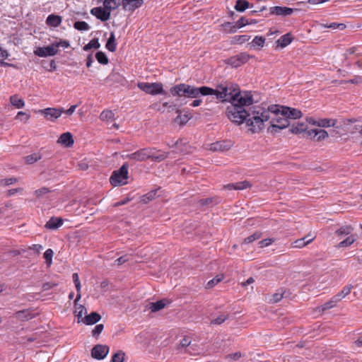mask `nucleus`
I'll return each instance as SVG.
<instances>
[{
  "label": "nucleus",
  "mask_w": 362,
  "mask_h": 362,
  "mask_svg": "<svg viewBox=\"0 0 362 362\" xmlns=\"http://www.w3.org/2000/svg\"><path fill=\"white\" fill-rule=\"evenodd\" d=\"M256 111L253 119L256 120L253 126V134L261 132L264 127V122L270 120V127L268 131L271 132H276L277 129H283L288 127L289 121L286 118V113L283 110V106L279 105H272L266 107L265 105H256Z\"/></svg>",
  "instance_id": "1"
},
{
  "label": "nucleus",
  "mask_w": 362,
  "mask_h": 362,
  "mask_svg": "<svg viewBox=\"0 0 362 362\" xmlns=\"http://www.w3.org/2000/svg\"><path fill=\"white\" fill-rule=\"evenodd\" d=\"M211 95L221 101L238 102L242 104H252L254 100L251 92L241 93L237 85L227 83L219 84L216 89H213Z\"/></svg>",
  "instance_id": "2"
},
{
  "label": "nucleus",
  "mask_w": 362,
  "mask_h": 362,
  "mask_svg": "<svg viewBox=\"0 0 362 362\" xmlns=\"http://www.w3.org/2000/svg\"><path fill=\"white\" fill-rule=\"evenodd\" d=\"M251 104H242L238 102H232L226 110V114L228 118L233 122L238 124H243L245 122L246 125L249 127V130L253 134L255 125V120L253 117L257 116L255 115L256 111V105L250 107L249 110L245 109V106H249Z\"/></svg>",
  "instance_id": "3"
},
{
  "label": "nucleus",
  "mask_w": 362,
  "mask_h": 362,
  "mask_svg": "<svg viewBox=\"0 0 362 362\" xmlns=\"http://www.w3.org/2000/svg\"><path fill=\"white\" fill-rule=\"evenodd\" d=\"M170 92L173 96L197 98L202 95H209L213 93V88L207 86L195 87L186 83H180L173 86Z\"/></svg>",
  "instance_id": "4"
},
{
  "label": "nucleus",
  "mask_w": 362,
  "mask_h": 362,
  "mask_svg": "<svg viewBox=\"0 0 362 362\" xmlns=\"http://www.w3.org/2000/svg\"><path fill=\"white\" fill-rule=\"evenodd\" d=\"M168 153L157 151L156 148H147L140 149L134 153L129 154L127 158L136 161H144L151 158L156 162H160L168 157Z\"/></svg>",
  "instance_id": "5"
},
{
  "label": "nucleus",
  "mask_w": 362,
  "mask_h": 362,
  "mask_svg": "<svg viewBox=\"0 0 362 362\" xmlns=\"http://www.w3.org/2000/svg\"><path fill=\"white\" fill-rule=\"evenodd\" d=\"M69 42L66 40H60L58 42H54L48 46L37 47L34 54L40 57H47L54 56L58 53L59 47L67 48L69 47Z\"/></svg>",
  "instance_id": "6"
},
{
  "label": "nucleus",
  "mask_w": 362,
  "mask_h": 362,
  "mask_svg": "<svg viewBox=\"0 0 362 362\" xmlns=\"http://www.w3.org/2000/svg\"><path fill=\"white\" fill-rule=\"evenodd\" d=\"M129 165L125 163L122 167L114 170L110 177V182L113 186L124 185L127 183Z\"/></svg>",
  "instance_id": "7"
},
{
  "label": "nucleus",
  "mask_w": 362,
  "mask_h": 362,
  "mask_svg": "<svg viewBox=\"0 0 362 362\" xmlns=\"http://www.w3.org/2000/svg\"><path fill=\"white\" fill-rule=\"evenodd\" d=\"M137 86L140 90L150 95H157L163 93V85L160 83L139 82Z\"/></svg>",
  "instance_id": "8"
},
{
  "label": "nucleus",
  "mask_w": 362,
  "mask_h": 362,
  "mask_svg": "<svg viewBox=\"0 0 362 362\" xmlns=\"http://www.w3.org/2000/svg\"><path fill=\"white\" fill-rule=\"evenodd\" d=\"M64 112V108L47 107L39 110V112L43 115L47 119L54 120L59 118Z\"/></svg>",
  "instance_id": "9"
},
{
  "label": "nucleus",
  "mask_w": 362,
  "mask_h": 362,
  "mask_svg": "<svg viewBox=\"0 0 362 362\" xmlns=\"http://www.w3.org/2000/svg\"><path fill=\"white\" fill-rule=\"evenodd\" d=\"M109 352V347L106 345L97 344L93 346L91 350V356L93 358L101 360L103 359Z\"/></svg>",
  "instance_id": "10"
},
{
  "label": "nucleus",
  "mask_w": 362,
  "mask_h": 362,
  "mask_svg": "<svg viewBox=\"0 0 362 362\" xmlns=\"http://www.w3.org/2000/svg\"><path fill=\"white\" fill-rule=\"evenodd\" d=\"M306 134L308 137L316 141H320L328 137L327 132L321 129L308 130Z\"/></svg>",
  "instance_id": "11"
},
{
  "label": "nucleus",
  "mask_w": 362,
  "mask_h": 362,
  "mask_svg": "<svg viewBox=\"0 0 362 362\" xmlns=\"http://www.w3.org/2000/svg\"><path fill=\"white\" fill-rule=\"evenodd\" d=\"M121 4L124 10L133 12L144 4V0H122Z\"/></svg>",
  "instance_id": "12"
},
{
  "label": "nucleus",
  "mask_w": 362,
  "mask_h": 362,
  "mask_svg": "<svg viewBox=\"0 0 362 362\" xmlns=\"http://www.w3.org/2000/svg\"><path fill=\"white\" fill-rule=\"evenodd\" d=\"M35 317V315L33 313L31 309H25L22 310H18L13 313V317L22 321L26 322L29 320H31Z\"/></svg>",
  "instance_id": "13"
},
{
  "label": "nucleus",
  "mask_w": 362,
  "mask_h": 362,
  "mask_svg": "<svg viewBox=\"0 0 362 362\" xmlns=\"http://www.w3.org/2000/svg\"><path fill=\"white\" fill-rule=\"evenodd\" d=\"M90 13L101 21H107L110 17V12L104 7H95L90 10Z\"/></svg>",
  "instance_id": "14"
},
{
  "label": "nucleus",
  "mask_w": 362,
  "mask_h": 362,
  "mask_svg": "<svg viewBox=\"0 0 362 362\" xmlns=\"http://www.w3.org/2000/svg\"><path fill=\"white\" fill-rule=\"evenodd\" d=\"M101 316L100 314L96 312H92L90 314L86 315L83 318H81V320H79V322H83L87 325H91L99 322Z\"/></svg>",
  "instance_id": "15"
},
{
  "label": "nucleus",
  "mask_w": 362,
  "mask_h": 362,
  "mask_svg": "<svg viewBox=\"0 0 362 362\" xmlns=\"http://www.w3.org/2000/svg\"><path fill=\"white\" fill-rule=\"evenodd\" d=\"M231 147L230 142L220 141L211 144L210 150L213 151H225Z\"/></svg>",
  "instance_id": "16"
},
{
  "label": "nucleus",
  "mask_w": 362,
  "mask_h": 362,
  "mask_svg": "<svg viewBox=\"0 0 362 362\" xmlns=\"http://www.w3.org/2000/svg\"><path fill=\"white\" fill-rule=\"evenodd\" d=\"M293 10L288 7L274 6L270 8V13L277 16H290L293 13Z\"/></svg>",
  "instance_id": "17"
},
{
  "label": "nucleus",
  "mask_w": 362,
  "mask_h": 362,
  "mask_svg": "<svg viewBox=\"0 0 362 362\" xmlns=\"http://www.w3.org/2000/svg\"><path fill=\"white\" fill-rule=\"evenodd\" d=\"M57 142L66 147H70L74 144V139L70 132H65L61 134Z\"/></svg>",
  "instance_id": "18"
},
{
  "label": "nucleus",
  "mask_w": 362,
  "mask_h": 362,
  "mask_svg": "<svg viewBox=\"0 0 362 362\" xmlns=\"http://www.w3.org/2000/svg\"><path fill=\"white\" fill-rule=\"evenodd\" d=\"M283 110L286 113V118L288 121L290 119H296L302 117V112L297 109L283 106Z\"/></svg>",
  "instance_id": "19"
},
{
  "label": "nucleus",
  "mask_w": 362,
  "mask_h": 362,
  "mask_svg": "<svg viewBox=\"0 0 362 362\" xmlns=\"http://www.w3.org/2000/svg\"><path fill=\"white\" fill-rule=\"evenodd\" d=\"M63 219L59 217H52L45 224V228L49 230H56L63 224Z\"/></svg>",
  "instance_id": "20"
},
{
  "label": "nucleus",
  "mask_w": 362,
  "mask_h": 362,
  "mask_svg": "<svg viewBox=\"0 0 362 362\" xmlns=\"http://www.w3.org/2000/svg\"><path fill=\"white\" fill-rule=\"evenodd\" d=\"M313 240H314V238H309V235L305 236L304 238H302L295 240L292 243V247H296V248H302V247H305V245H307L308 244L310 243Z\"/></svg>",
  "instance_id": "21"
},
{
  "label": "nucleus",
  "mask_w": 362,
  "mask_h": 362,
  "mask_svg": "<svg viewBox=\"0 0 362 362\" xmlns=\"http://www.w3.org/2000/svg\"><path fill=\"white\" fill-rule=\"evenodd\" d=\"M77 302L78 301H76V300H74V307H75L74 314H75L76 317H77V322L80 323L79 320H81V318H83V315L86 314L87 310H86V308L83 305H78L77 303Z\"/></svg>",
  "instance_id": "22"
},
{
  "label": "nucleus",
  "mask_w": 362,
  "mask_h": 362,
  "mask_svg": "<svg viewBox=\"0 0 362 362\" xmlns=\"http://www.w3.org/2000/svg\"><path fill=\"white\" fill-rule=\"evenodd\" d=\"M287 291L285 288H281L276 291L275 293L272 295V297L270 300L272 303H278L279 302L282 298H287Z\"/></svg>",
  "instance_id": "23"
},
{
  "label": "nucleus",
  "mask_w": 362,
  "mask_h": 362,
  "mask_svg": "<svg viewBox=\"0 0 362 362\" xmlns=\"http://www.w3.org/2000/svg\"><path fill=\"white\" fill-rule=\"evenodd\" d=\"M62 22V18L59 16L51 14L48 16L46 20V23L48 25L52 27H57L60 25Z\"/></svg>",
  "instance_id": "24"
},
{
  "label": "nucleus",
  "mask_w": 362,
  "mask_h": 362,
  "mask_svg": "<svg viewBox=\"0 0 362 362\" xmlns=\"http://www.w3.org/2000/svg\"><path fill=\"white\" fill-rule=\"evenodd\" d=\"M250 7H252V4L250 5L247 1L237 0L234 8L237 11L243 12Z\"/></svg>",
  "instance_id": "25"
},
{
  "label": "nucleus",
  "mask_w": 362,
  "mask_h": 362,
  "mask_svg": "<svg viewBox=\"0 0 362 362\" xmlns=\"http://www.w3.org/2000/svg\"><path fill=\"white\" fill-rule=\"evenodd\" d=\"M353 288L352 285H347L344 286L342 290L339 292L337 294L334 296L337 300L339 302L341 301L344 298H345L348 294L351 293V289Z\"/></svg>",
  "instance_id": "26"
},
{
  "label": "nucleus",
  "mask_w": 362,
  "mask_h": 362,
  "mask_svg": "<svg viewBox=\"0 0 362 362\" xmlns=\"http://www.w3.org/2000/svg\"><path fill=\"white\" fill-rule=\"evenodd\" d=\"M292 41V37L291 36V34L287 33L284 35H282L277 41V45L280 46L281 47H285L287 45H288Z\"/></svg>",
  "instance_id": "27"
},
{
  "label": "nucleus",
  "mask_w": 362,
  "mask_h": 362,
  "mask_svg": "<svg viewBox=\"0 0 362 362\" xmlns=\"http://www.w3.org/2000/svg\"><path fill=\"white\" fill-rule=\"evenodd\" d=\"M165 306V300H158L155 303H150L148 308L153 313L160 310Z\"/></svg>",
  "instance_id": "28"
},
{
  "label": "nucleus",
  "mask_w": 362,
  "mask_h": 362,
  "mask_svg": "<svg viewBox=\"0 0 362 362\" xmlns=\"http://www.w3.org/2000/svg\"><path fill=\"white\" fill-rule=\"evenodd\" d=\"M353 230H354V228L350 225L342 226L337 230H336L335 233L338 236L346 235L351 234Z\"/></svg>",
  "instance_id": "29"
},
{
  "label": "nucleus",
  "mask_w": 362,
  "mask_h": 362,
  "mask_svg": "<svg viewBox=\"0 0 362 362\" xmlns=\"http://www.w3.org/2000/svg\"><path fill=\"white\" fill-rule=\"evenodd\" d=\"M307 128L303 123H298L296 125H293L290 129V132L293 134H298L303 132H307Z\"/></svg>",
  "instance_id": "30"
},
{
  "label": "nucleus",
  "mask_w": 362,
  "mask_h": 362,
  "mask_svg": "<svg viewBox=\"0 0 362 362\" xmlns=\"http://www.w3.org/2000/svg\"><path fill=\"white\" fill-rule=\"evenodd\" d=\"M337 121L332 119H321L317 121V126L321 127H335Z\"/></svg>",
  "instance_id": "31"
},
{
  "label": "nucleus",
  "mask_w": 362,
  "mask_h": 362,
  "mask_svg": "<svg viewBox=\"0 0 362 362\" xmlns=\"http://www.w3.org/2000/svg\"><path fill=\"white\" fill-rule=\"evenodd\" d=\"M119 3L117 2V0H104L103 6L104 8L110 12L112 10L116 9L119 6Z\"/></svg>",
  "instance_id": "32"
},
{
  "label": "nucleus",
  "mask_w": 362,
  "mask_h": 362,
  "mask_svg": "<svg viewBox=\"0 0 362 362\" xmlns=\"http://www.w3.org/2000/svg\"><path fill=\"white\" fill-rule=\"evenodd\" d=\"M105 47L110 52H113L116 50L117 46L115 42V37L113 33H110V37L107 40Z\"/></svg>",
  "instance_id": "33"
},
{
  "label": "nucleus",
  "mask_w": 362,
  "mask_h": 362,
  "mask_svg": "<svg viewBox=\"0 0 362 362\" xmlns=\"http://www.w3.org/2000/svg\"><path fill=\"white\" fill-rule=\"evenodd\" d=\"M10 102L12 105L15 106L16 108H22L25 105L23 100L19 98L16 95L10 97Z\"/></svg>",
  "instance_id": "34"
},
{
  "label": "nucleus",
  "mask_w": 362,
  "mask_h": 362,
  "mask_svg": "<svg viewBox=\"0 0 362 362\" xmlns=\"http://www.w3.org/2000/svg\"><path fill=\"white\" fill-rule=\"evenodd\" d=\"M100 119L103 121H110L115 119V114L111 110H103L100 115Z\"/></svg>",
  "instance_id": "35"
},
{
  "label": "nucleus",
  "mask_w": 362,
  "mask_h": 362,
  "mask_svg": "<svg viewBox=\"0 0 362 362\" xmlns=\"http://www.w3.org/2000/svg\"><path fill=\"white\" fill-rule=\"evenodd\" d=\"M320 26L321 28H332V29H339L341 30H344L346 26L344 23H332L330 24H325V23H320Z\"/></svg>",
  "instance_id": "36"
},
{
  "label": "nucleus",
  "mask_w": 362,
  "mask_h": 362,
  "mask_svg": "<svg viewBox=\"0 0 362 362\" xmlns=\"http://www.w3.org/2000/svg\"><path fill=\"white\" fill-rule=\"evenodd\" d=\"M265 42V37L262 36H256L252 41L251 45L253 47H257L259 49L263 47Z\"/></svg>",
  "instance_id": "37"
},
{
  "label": "nucleus",
  "mask_w": 362,
  "mask_h": 362,
  "mask_svg": "<svg viewBox=\"0 0 362 362\" xmlns=\"http://www.w3.org/2000/svg\"><path fill=\"white\" fill-rule=\"evenodd\" d=\"M100 46V44L99 43L98 38H93L92 39L87 45H86L83 49L84 51H88L89 49L94 48V49H98Z\"/></svg>",
  "instance_id": "38"
},
{
  "label": "nucleus",
  "mask_w": 362,
  "mask_h": 362,
  "mask_svg": "<svg viewBox=\"0 0 362 362\" xmlns=\"http://www.w3.org/2000/svg\"><path fill=\"white\" fill-rule=\"evenodd\" d=\"M42 158V156L40 153H33L27 156L24 158L25 162L27 164H33Z\"/></svg>",
  "instance_id": "39"
},
{
  "label": "nucleus",
  "mask_w": 362,
  "mask_h": 362,
  "mask_svg": "<svg viewBox=\"0 0 362 362\" xmlns=\"http://www.w3.org/2000/svg\"><path fill=\"white\" fill-rule=\"evenodd\" d=\"M202 349L197 344H190L189 346L185 350V352L191 355H199L201 354Z\"/></svg>",
  "instance_id": "40"
},
{
  "label": "nucleus",
  "mask_w": 362,
  "mask_h": 362,
  "mask_svg": "<svg viewBox=\"0 0 362 362\" xmlns=\"http://www.w3.org/2000/svg\"><path fill=\"white\" fill-rule=\"evenodd\" d=\"M339 303L338 300L335 298L334 296H333L330 300L325 303L323 305H321L322 310H326L330 308H332L337 305V304Z\"/></svg>",
  "instance_id": "41"
},
{
  "label": "nucleus",
  "mask_w": 362,
  "mask_h": 362,
  "mask_svg": "<svg viewBox=\"0 0 362 362\" xmlns=\"http://www.w3.org/2000/svg\"><path fill=\"white\" fill-rule=\"evenodd\" d=\"M95 58L97 61L101 64L105 65L108 63V59L106 54L101 51H99L95 54Z\"/></svg>",
  "instance_id": "42"
},
{
  "label": "nucleus",
  "mask_w": 362,
  "mask_h": 362,
  "mask_svg": "<svg viewBox=\"0 0 362 362\" xmlns=\"http://www.w3.org/2000/svg\"><path fill=\"white\" fill-rule=\"evenodd\" d=\"M74 27L78 30H88L90 29L89 25L85 21H76L74 23Z\"/></svg>",
  "instance_id": "43"
},
{
  "label": "nucleus",
  "mask_w": 362,
  "mask_h": 362,
  "mask_svg": "<svg viewBox=\"0 0 362 362\" xmlns=\"http://www.w3.org/2000/svg\"><path fill=\"white\" fill-rule=\"evenodd\" d=\"M356 240V238L354 235H351L348 238H346L345 240H344L343 241L340 242L337 247H347V246H349L351 245V244H353L354 243V241Z\"/></svg>",
  "instance_id": "44"
},
{
  "label": "nucleus",
  "mask_w": 362,
  "mask_h": 362,
  "mask_svg": "<svg viewBox=\"0 0 362 362\" xmlns=\"http://www.w3.org/2000/svg\"><path fill=\"white\" fill-rule=\"evenodd\" d=\"M54 252L52 249H47L44 253V258L47 266H50L52 262Z\"/></svg>",
  "instance_id": "45"
},
{
  "label": "nucleus",
  "mask_w": 362,
  "mask_h": 362,
  "mask_svg": "<svg viewBox=\"0 0 362 362\" xmlns=\"http://www.w3.org/2000/svg\"><path fill=\"white\" fill-rule=\"evenodd\" d=\"M243 356H245V355L243 354L240 351H237V352H235L233 354H229L226 355L225 358L230 361H237Z\"/></svg>",
  "instance_id": "46"
},
{
  "label": "nucleus",
  "mask_w": 362,
  "mask_h": 362,
  "mask_svg": "<svg viewBox=\"0 0 362 362\" xmlns=\"http://www.w3.org/2000/svg\"><path fill=\"white\" fill-rule=\"evenodd\" d=\"M156 190L151 191L148 193L144 194L141 198V202L144 204H147L148 202L153 199L156 197Z\"/></svg>",
  "instance_id": "47"
},
{
  "label": "nucleus",
  "mask_w": 362,
  "mask_h": 362,
  "mask_svg": "<svg viewBox=\"0 0 362 362\" xmlns=\"http://www.w3.org/2000/svg\"><path fill=\"white\" fill-rule=\"evenodd\" d=\"M251 184L250 182L245 180L242 182H238L235 183V190H241L244 189H247L251 187Z\"/></svg>",
  "instance_id": "48"
},
{
  "label": "nucleus",
  "mask_w": 362,
  "mask_h": 362,
  "mask_svg": "<svg viewBox=\"0 0 362 362\" xmlns=\"http://www.w3.org/2000/svg\"><path fill=\"white\" fill-rule=\"evenodd\" d=\"M261 237L260 233H255L252 235L248 236L247 238H245L243 243V244H249L252 243L253 241L258 240Z\"/></svg>",
  "instance_id": "49"
},
{
  "label": "nucleus",
  "mask_w": 362,
  "mask_h": 362,
  "mask_svg": "<svg viewBox=\"0 0 362 362\" xmlns=\"http://www.w3.org/2000/svg\"><path fill=\"white\" fill-rule=\"evenodd\" d=\"M189 118L190 117L187 115H182L180 114L175 119V122L176 123H178V124H181V125H183V124H186L189 121Z\"/></svg>",
  "instance_id": "50"
},
{
  "label": "nucleus",
  "mask_w": 362,
  "mask_h": 362,
  "mask_svg": "<svg viewBox=\"0 0 362 362\" xmlns=\"http://www.w3.org/2000/svg\"><path fill=\"white\" fill-rule=\"evenodd\" d=\"M228 64L233 67H238L242 65L237 55L232 57L228 59Z\"/></svg>",
  "instance_id": "51"
},
{
  "label": "nucleus",
  "mask_w": 362,
  "mask_h": 362,
  "mask_svg": "<svg viewBox=\"0 0 362 362\" xmlns=\"http://www.w3.org/2000/svg\"><path fill=\"white\" fill-rule=\"evenodd\" d=\"M124 359V353L122 351H119L113 355L111 362H123Z\"/></svg>",
  "instance_id": "52"
},
{
  "label": "nucleus",
  "mask_w": 362,
  "mask_h": 362,
  "mask_svg": "<svg viewBox=\"0 0 362 362\" xmlns=\"http://www.w3.org/2000/svg\"><path fill=\"white\" fill-rule=\"evenodd\" d=\"M343 83L345 84H346V83H351V84H356V85L361 84V83H362V76H359V75L355 76L353 78L347 80V81H344Z\"/></svg>",
  "instance_id": "53"
},
{
  "label": "nucleus",
  "mask_w": 362,
  "mask_h": 362,
  "mask_svg": "<svg viewBox=\"0 0 362 362\" xmlns=\"http://www.w3.org/2000/svg\"><path fill=\"white\" fill-rule=\"evenodd\" d=\"M249 25V19L245 17H241L236 23H235V28H241L243 26Z\"/></svg>",
  "instance_id": "54"
},
{
  "label": "nucleus",
  "mask_w": 362,
  "mask_h": 362,
  "mask_svg": "<svg viewBox=\"0 0 362 362\" xmlns=\"http://www.w3.org/2000/svg\"><path fill=\"white\" fill-rule=\"evenodd\" d=\"M49 192H50V190L48 188L44 187H42L40 189L35 190L34 194L37 198H40L42 196H44L45 194L49 193Z\"/></svg>",
  "instance_id": "55"
},
{
  "label": "nucleus",
  "mask_w": 362,
  "mask_h": 362,
  "mask_svg": "<svg viewBox=\"0 0 362 362\" xmlns=\"http://www.w3.org/2000/svg\"><path fill=\"white\" fill-rule=\"evenodd\" d=\"M228 318V315H221L216 317V319L213 320L211 323V324H216V325H221L223 322H224Z\"/></svg>",
  "instance_id": "56"
},
{
  "label": "nucleus",
  "mask_w": 362,
  "mask_h": 362,
  "mask_svg": "<svg viewBox=\"0 0 362 362\" xmlns=\"http://www.w3.org/2000/svg\"><path fill=\"white\" fill-rule=\"evenodd\" d=\"M18 181V179L16 177H10L7 179H4L0 181V185L3 186H8L12 185Z\"/></svg>",
  "instance_id": "57"
},
{
  "label": "nucleus",
  "mask_w": 362,
  "mask_h": 362,
  "mask_svg": "<svg viewBox=\"0 0 362 362\" xmlns=\"http://www.w3.org/2000/svg\"><path fill=\"white\" fill-rule=\"evenodd\" d=\"M222 279H223L222 276H216L215 278H214L213 279L210 280L207 283L206 287L208 288H212L213 286L216 285L218 283H219L222 280Z\"/></svg>",
  "instance_id": "58"
},
{
  "label": "nucleus",
  "mask_w": 362,
  "mask_h": 362,
  "mask_svg": "<svg viewBox=\"0 0 362 362\" xmlns=\"http://www.w3.org/2000/svg\"><path fill=\"white\" fill-rule=\"evenodd\" d=\"M104 326L103 324L97 325L94 329L92 330V335L93 337H98L103 330Z\"/></svg>",
  "instance_id": "59"
},
{
  "label": "nucleus",
  "mask_w": 362,
  "mask_h": 362,
  "mask_svg": "<svg viewBox=\"0 0 362 362\" xmlns=\"http://www.w3.org/2000/svg\"><path fill=\"white\" fill-rule=\"evenodd\" d=\"M30 115L21 111L18 112L16 117V119L24 120L25 122H26L30 119Z\"/></svg>",
  "instance_id": "60"
},
{
  "label": "nucleus",
  "mask_w": 362,
  "mask_h": 362,
  "mask_svg": "<svg viewBox=\"0 0 362 362\" xmlns=\"http://www.w3.org/2000/svg\"><path fill=\"white\" fill-rule=\"evenodd\" d=\"M191 344V340L189 337H184L180 341V346L182 348H188Z\"/></svg>",
  "instance_id": "61"
},
{
  "label": "nucleus",
  "mask_w": 362,
  "mask_h": 362,
  "mask_svg": "<svg viewBox=\"0 0 362 362\" xmlns=\"http://www.w3.org/2000/svg\"><path fill=\"white\" fill-rule=\"evenodd\" d=\"M237 56L239 58L240 63L242 64L246 63L250 59V56L246 53H240V54H238Z\"/></svg>",
  "instance_id": "62"
},
{
  "label": "nucleus",
  "mask_w": 362,
  "mask_h": 362,
  "mask_svg": "<svg viewBox=\"0 0 362 362\" xmlns=\"http://www.w3.org/2000/svg\"><path fill=\"white\" fill-rule=\"evenodd\" d=\"M250 37L248 35H239V36L235 37L236 41L240 44H242L246 41H248L250 40Z\"/></svg>",
  "instance_id": "63"
},
{
  "label": "nucleus",
  "mask_w": 362,
  "mask_h": 362,
  "mask_svg": "<svg viewBox=\"0 0 362 362\" xmlns=\"http://www.w3.org/2000/svg\"><path fill=\"white\" fill-rule=\"evenodd\" d=\"M128 260H129L128 256L124 255V256H122V257L117 258L115 261V263L117 264V265H122V264L127 262Z\"/></svg>",
  "instance_id": "64"
}]
</instances>
